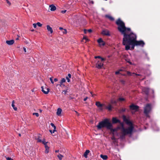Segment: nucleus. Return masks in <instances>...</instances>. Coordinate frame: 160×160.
<instances>
[{"label": "nucleus", "mask_w": 160, "mask_h": 160, "mask_svg": "<svg viewBox=\"0 0 160 160\" xmlns=\"http://www.w3.org/2000/svg\"><path fill=\"white\" fill-rule=\"evenodd\" d=\"M6 159L7 160H13L12 158L10 157H7Z\"/></svg>", "instance_id": "obj_37"}, {"label": "nucleus", "mask_w": 160, "mask_h": 160, "mask_svg": "<svg viewBox=\"0 0 160 160\" xmlns=\"http://www.w3.org/2000/svg\"><path fill=\"white\" fill-rule=\"evenodd\" d=\"M112 125L111 124V126L110 129H108L110 130L112 132H116V131H117V130H118V128L113 129V128H112Z\"/></svg>", "instance_id": "obj_18"}, {"label": "nucleus", "mask_w": 160, "mask_h": 160, "mask_svg": "<svg viewBox=\"0 0 160 160\" xmlns=\"http://www.w3.org/2000/svg\"><path fill=\"white\" fill-rule=\"evenodd\" d=\"M42 110H40V112H42Z\"/></svg>", "instance_id": "obj_63"}, {"label": "nucleus", "mask_w": 160, "mask_h": 160, "mask_svg": "<svg viewBox=\"0 0 160 160\" xmlns=\"http://www.w3.org/2000/svg\"><path fill=\"white\" fill-rule=\"evenodd\" d=\"M126 61L128 62L130 64H132V63L131 62H130V60L129 59H127L126 60Z\"/></svg>", "instance_id": "obj_34"}, {"label": "nucleus", "mask_w": 160, "mask_h": 160, "mask_svg": "<svg viewBox=\"0 0 160 160\" xmlns=\"http://www.w3.org/2000/svg\"><path fill=\"white\" fill-rule=\"evenodd\" d=\"M65 81H66V80H65V79L64 78H63L62 79V80H61V81H60V83H63V82H65Z\"/></svg>", "instance_id": "obj_28"}, {"label": "nucleus", "mask_w": 160, "mask_h": 160, "mask_svg": "<svg viewBox=\"0 0 160 160\" xmlns=\"http://www.w3.org/2000/svg\"><path fill=\"white\" fill-rule=\"evenodd\" d=\"M75 112L76 113V114L78 115V116L79 115V113H78V112L76 111H75Z\"/></svg>", "instance_id": "obj_52"}, {"label": "nucleus", "mask_w": 160, "mask_h": 160, "mask_svg": "<svg viewBox=\"0 0 160 160\" xmlns=\"http://www.w3.org/2000/svg\"><path fill=\"white\" fill-rule=\"evenodd\" d=\"M12 106L15 111H17V108L15 106L14 101V100H13L12 102Z\"/></svg>", "instance_id": "obj_21"}, {"label": "nucleus", "mask_w": 160, "mask_h": 160, "mask_svg": "<svg viewBox=\"0 0 160 160\" xmlns=\"http://www.w3.org/2000/svg\"><path fill=\"white\" fill-rule=\"evenodd\" d=\"M96 105L99 108L100 110H102L103 109V107L104 106V104L100 103V102H97L96 103Z\"/></svg>", "instance_id": "obj_7"}, {"label": "nucleus", "mask_w": 160, "mask_h": 160, "mask_svg": "<svg viewBox=\"0 0 160 160\" xmlns=\"http://www.w3.org/2000/svg\"><path fill=\"white\" fill-rule=\"evenodd\" d=\"M48 32H49L50 33L52 34L53 32V31L51 27L49 25H47L46 26Z\"/></svg>", "instance_id": "obj_12"}, {"label": "nucleus", "mask_w": 160, "mask_h": 160, "mask_svg": "<svg viewBox=\"0 0 160 160\" xmlns=\"http://www.w3.org/2000/svg\"><path fill=\"white\" fill-rule=\"evenodd\" d=\"M119 101H124V99L123 98H119Z\"/></svg>", "instance_id": "obj_38"}, {"label": "nucleus", "mask_w": 160, "mask_h": 160, "mask_svg": "<svg viewBox=\"0 0 160 160\" xmlns=\"http://www.w3.org/2000/svg\"><path fill=\"white\" fill-rule=\"evenodd\" d=\"M58 85V84H57V86Z\"/></svg>", "instance_id": "obj_64"}, {"label": "nucleus", "mask_w": 160, "mask_h": 160, "mask_svg": "<svg viewBox=\"0 0 160 160\" xmlns=\"http://www.w3.org/2000/svg\"><path fill=\"white\" fill-rule=\"evenodd\" d=\"M50 10L51 11H54L56 9V7L53 4L49 6Z\"/></svg>", "instance_id": "obj_14"}, {"label": "nucleus", "mask_w": 160, "mask_h": 160, "mask_svg": "<svg viewBox=\"0 0 160 160\" xmlns=\"http://www.w3.org/2000/svg\"><path fill=\"white\" fill-rule=\"evenodd\" d=\"M87 32H88L87 30H84V33H87Z\"/></svg>", "instance_id": "obj_54"}, {"label": "nucleus", "mask_w": 160, "mask_h": 160, "mask_svg": "<svg viewBox=\"0 0 160 160\" xmlns=\"http://www.w3.org/2000/svg\"><path fill=\"white\" fill-rule=\"evenodd\" d=\"M104 107L108 109L109 110H111L112 109V106L110 105H109L108 106H106L104 105Z\"/></svg>", "instance_id": "obj_26"}, {"label": "nucleus", "mask_w": 160, "mask_h": 160, "mask_svg": "<svg viewBox=\"0 0 160 160\" xmlns=\"http://www.w3.org/2000/svg\"><path fill=\"white\" fill-rule=\"evenodd\" d=\"M66 12V10H63V11H61V12L62 13H65Z\"/></svg>", "instance_id": "obj_45"}, {"label": "nucleus", "mask_w": 160, "mask_h": 160, "mask_svg": "<svg viewBox=\"0 0 160 160\" xmlns=\"http://www.w3.org/2000/svg\"><path fill=\"white\" fill-rule=\"evenodd\" d=\"M94 58H98L97 56H95V57H94Z\"/></svg>", "instance_id": "obj_60"}, {"label": "nucleus", "mask_w": 160, "mask_h": 160, "mask_svg": "<svg viewBox=\"0 0 160 160\" xmlns=\"http://www.w3.org/2000/svg\"><path fill=\"white\" fill-rule=\"evenodd\" d=\"M100 59H101V61L102 62H103V61L105 60V59L104 58H102L101 57L100 58Z\"/></svg>", "instance_id": "obj_47"}, {"label": "nucleus", "mask_w": 160, "mask_h": 160, "mask_svg": "<svg viewBox=\"0 0 160 160\" xmlns=\"http://www.w3.org/2000/svg\"><path fill=\"white\" fill-rule=\"evenodd\" d=\"M103 62L98 61L96 64V67L98 69H101L103 66Z\"/></svg>", "instance_id": "obj_5"}, {"label": "nucleus", "mask_w": 160, "mask_h": 160, "mask_svg": "<svg viewBox=\"0 0 160 160\" xmlns=\"http://www.w3.org/2000/svg\"><path fill=\"white\" fill-rule=\"evenodd\" d=\"M111 124L109 122V120L108 119H105L103 121L99 122L97 125V127L98 129L101 128L106 127L108 129H110Z\"/></svg>", "instance_id": "obj_3"}, {"label": "nucleus", "mask_w": 160, "mask_h": 160, "mask_svg": "<svg viewBox=\"0 0 160 160\" xmlns=\"http://www.w3.org/2000/svg\"><path fill=\"white\" fill-rule=\"evenodd\" d=\"M57 157L59 160H62V158L63 157V156L60 154H59L58 155Z\"/></svg>", "instance_id": "obj_25"}, {"label": "nucleus", "mask_w": 160, "mask_h": 160, "mask_svg": "<svg viewBox=\"0 0 160 160\" xmlns=\"http://www.w3.org/2000/svg\"><path fill=\"white\" fill-rule=\"evenodd\" d=\"M102 34L103 35L107 36H110V33L109 31L107 29L103 30L102 32Z\"/></svg>", "instance_id": "obj_8"}, {"label": "nucleus", "mask_w": 160, "mask_h": 160, "mask_svg": "<svg viewBox=\"0 0 160 160\" xmlns=\"http://www.w3.org/2000/svg\"><path fill=\"white\" fill-rule=\"evenodd\" d=\"M16 39L17 40H18V39H19V38H16Z\"/></svg>", "instance_id": "obj_61"}, {"label": "nucleus", "mask_w": 160, "mask_h": 160, "mask_svg": "<svg viewBox=\"0 0 160 160\" xmlns=\"http://www.w3.org/2000/svg\"><path fill=\"white\" fill-rule=\"evenodd\" d=\"M122 71V70L121 69H120L118 71H117L116 72L115 74H119L120 73V71Z\"/></svg>", "instance_id": "obj_39"}, {"label": "nucleus", "mask_w": 160, "mask_h": 160, "mask_svg": "<svg viewBox=\"0 0 160 160\" xmlns=\"http://www.w3.org/2000/svg\"><path fill=\"white\" fill-rule=\"evenodd\" d=\"M90 151L89 150H86L85 152L84 153L83 156L85 158H87L88 157V153H89Z\"/></svg>", "instance_id": "obj_16"}, {"label": "nucleus", "mask_w": 160, "mask_h": 160, "mask_svg": "<svg viewBox=\"0 0 160 160\" xmlns=\"http://www.w3.org/2000/svg\"><path fill=\"white\" fill-rule=\"evenodd\" d=\"M19 136H21V135L20 134H19Z\"/></svg>", "instance_id": "obj_62"}, {"label": "nucleus", "mask_w": 160, "mask_h": 160, "mask_svg": "<svg viewBox=\"0 0 160 160\" xmlns=\"http://www.w3.org/2000/svg\"><path fill=\"white\" fill-rule=\"evenodd\" d=\"M59 29L60 30H63V29H63V28H62V27H60V28H59Z\"/></svg>", "instance_id": "obj_49"}, {"label": "nucleus", "mask_w": 160, "mask_h": 160, "mask_svg": "<svg viewBox=\"0 0 160 160\" xmlns=\"http://www.w3.org/2000/svg\"><path fill=\"white\" fill-rule=\"evenodd\" d=\"M44 145H45V148H47L49 147L48 146V145H47V144H46Z\"/></svg>", "instance_id": "obj_46"}, {"label": "nucleus", "mask_w": 160, "mask_h": 160, "mask_svg": "<svg viewBox=\"0 0 160 160\" xmlns=\"http://www.w3.org/2000/svg\"><path fill=\"white\" fill-rule=\"evenodd\" d=\"M14 42V41L13 40H7L6 41V43L8 45H12Z\"/></svg>", "instance_id": "obj_13"}, {"label": "nucleus", "mask_w": 160, "mask_h": 160, "mask_svg": "<svg viewBox=\"0 0 160 160\" xmlns=\"http://www.w3.org/2000/svg\"><path fill=\"white\" fill-rule=\"evenodd\" d=\"M59 152V150H56L55 152Z\"/></svg>", "instance_id": "obj_58"}, {"label": "nucleus", "mask_w": 160, "mask_h": 160, "mask_svg": "<svg viewBox=\"0 0 160 160\" xmlns=\"http://www.w3.org/2000/svg\"><path fill=\"white\" fill-rule=\"evenodd\" d=\"M90 93L92 95V97H93L94 95H92V92H90Z\"/></svg>", "instance_id": "obj_55"}, {"label": "nucleus", "mask_w": 160, "mask_h": 160, "mask_svg": "<svg viewBox=\"0 0 160 160\" xmlns=\"http://www.w3.org/2000/svg\"><path fill=\"white\" fill-rule=\"evenodd\" d=\"M127 74L128 75H129V76H133V75H137V76H140V74H137L135 73H132L130 72L129 71H127Z\"/></svg>", "instance_id": "obj_19"}, {"label": "nucleus", "mask_w": 160, "mask_h": 160, "mask_svg": "<svg viewBox=\"0 0 160 160\" xmlns=\"http://www.w3.org/2000/svg\"><path fill=\"white\" fill-rule=\"evenodd\" d=\"M121 82L123 84H124L125 83V81L123 80H121Z\"/></svg>", "instance_id": "obj_43"}, {"label": "nucleus", "mask_w": 160, "mask_h": 160, "mask_svg": "<svg viewBox=\"0 0 160 160\" xmlns=\"http://www.w3.org/2000/svg\"><path fill=\"white\" fill-rule=\"evenodd\" d=\"M67 92V90H63L62 92V93L64 94H66Z\"/></svg>", "instance_id": "obj_35"}, {"label": "nucleus", "mask_w": 160, "mask_h": 160, "mask_svg": "<svg viewBox=\"0 0 160 160\" xmlns=\"http://www.w3.org/2000/svg\"><path fill=\"white\" fill-rule=\"evenodd\" d=\"M49 132L52 133H52H53V131H52V130H49Z\"/></svg>", "instance_id": "obj_53"}, {"label": "nucleus", "mask_w": 160, "mask_h": 160, "mask_svg": "<svg viewBox=\"0 0 160 160\" xmlns=\"http://www.w3.org/2000/svg\"><path fill=\"white\" fill-rule=\"evenodd\" d=\"M98 42L100 46H103L105 45V42L102 40V39L100 38L98 40Z\"/></svg>", "instance_id": "obj_10"}, {"label": "nucleus", "mask_w": 160, "mask_h": 160, "mask_svg": "<svg viewBox=\"0 0 160 160\" xmlns=\"http://www.w3.org/2000/svg\"><path fill=\"white\" fill-rule=\"evenodd\" d=\"M116 23L118 26V30L123 35L122 44L125 46L126 50L130 49V46H131V50L133 49L135 46H143L145 44L143 41H137L136 35L132 32H131L130 28H127L124 23L120 19H118L116 21Z\"/></svg>", "instance_id": "obj_1"}, {"label": "nucleus", "mask_w": 160, "mask_h": 160, "mask_svg": "<svg viewBox=\"0 0 160 160\" xmlns=\"http://www.w3.org/2000/svg\"><path fill=\"white\" fill-rule=\"evenodd\" d=\"M112 123H119L121 124V122L118 119H117L116 118H113L112 119Z\"/></svg>", "instance_id": "obj_11"}, {"label": "nucleus", "mask_w": 160, "mask_h": 160, "mask_svg": "<svg viewBox=\"0 0 160 160\" xmlns=\"http://www.w3.org/2000/svg\"><path fill=\"white\" fill-rule=\"evenodd\" d=\"M152 108L151 105L150 104H148L146 105L144 108V113L147 117H149L148 114L151 112Z\"/></svg>", "instance_id": "obj_4"}, {"label": "nucleus", "mask_w": 160, "mask_h": 160, "mask_svg": "<svg viewBox=\"0 0 160 160\" xmlns=\"http://www.w3.org/2000/svg\"><path fill=\"white\" fill-rule=\"evenodd\" d=\"M50 125L53 128L54 130H53V132L54 133L56 131V127L55 126L54 124L53 123H51L50 124Z\"/></svg>", "instance_id": "obj_24"}, {"label": "nucleus", "mask_w": 160, "mask_h": 160, "mask_svg": "<svg viewBox=\"0 0 160 160\" xmlns=\"http://www.w3.org/2000/svg\"><path fill=\"white\" fill-rule=\"evenodd\" d=\"M142 91L145 92V93L148 94L149 92V89L146 88H144L142 89Z\"/></svg>", "instance_id": "obj_15"}, {"label": "nucleus", "mask_w": 160, "mask_h": 160, "mask_svg": "<svg viewBox=\"0 0 160 160\" xmlns=\"http://www.w3.org/2000/svg\"><path fill=\"white\" fill-rule=\"evenodd\" d=\"M88 98V97H86V98H84V101H86L87 100V99Z\"/></svg>", "instance_id": "obj_48"}, {"label": "nucleus", "mask_w": 160, "mask_h": 160, "mask_svg": "<svg viewBox=\"0 0 160 160\" xmlns=\"http://www.w3.org/2000/svg\"><path fill=\"white\" fill-rule=\"evenodd\" d=\"M123 121L128 125V126L124 127L122 123L121 122V127L119 128L120 130L121 138L123 139L127 135H131L133 133L134 127L132 122L128 120L125 116H123Z\"/></svg>", "instance_id": "obj_2"}, {"label": "nucleus", "mask_w": 160, "mask_h": 160, "mask_svg": "<svg viewBox=\"0 0 160 160\" xmlns=\"http://www.w3.org/2000/svg\"><path fill=\"white\" fill-rule=\"evenodd\" d=\"M6 2L9 6L11 5V2L9 1H6Z\"/></svg>", "instance_id": "obj_31"}, {"label": "nucleus", "mask_w": 160, "mask_h": 160, "mask_svg": "<svg viewBox=\"0 0 160 160\" xmlns=\"http://www.w3.org/2000/svg\"><path fill=\"white\" fill-rule=\"evenodd\" d=\"M49 147H48L47 148H45V152L46 153H48L49 152Z\"/></svg>", "instance_id": "obj_27"}, {"label": "nucleus", "mask_w": 160, "mask_h": 160, "mask_svg": "<svg viewBox=\"0 0 160 160\" xmlns=\"http://www.w3.org/2000/svg\"><path fill=\"white\" fill-rule=\"evenodd\" d=\"M41 142L44 145L47 144L48 143V142H46L44 140H42Z\"/></svg>", "instance_id": "obj_33"}, {"label": "nucleus", "mask_w": 160, "mask_h": 160, "mask_svg": "<svg viewBox=\"0 0 160 160\" xmlns=\"http://www.w3.org/2000/svg\"><path fill=\"white\" fill-rule=\"evenodd\" d=\"M62 110L61 109L58 108L57 109V114L58 116H60L61 114Z\"/></svg>", "instance_id": "obj_20"}, {"label": "nucleus", "mask_w": 160, "mask_h": 160, "mask_svg": "<svg viewBox=\"0 0 160 160\" xmlns=\"http://www.w3.org/2000/svg\"><path fill=\"white\" fill-rule=\"evenodd\" d=\"M62 83H60V84H59V85H60V86H61H61L62 85Z\"/></svg>", "instance_id": "obj_57"}, {"label": "nucleus", "mask_w": 160, "mask_h": 160, "mask_svg": "<svg viewBox=\"0 0 160 160\" xmlns=\"http://www.w3.org/2000/svg\"><path fill=\"white\" fill-rule=\"evenodd\" d=\"M23 50H24V51L25 52H26V49L24 47L23 48Z\"/></svg>", "instance_id": "obj_50"}, {"label": "nucleus", "mask_w": 160, "mask_h": 160, "mask_svg": "<svg viewBox=\"0 0 160 160\" xmlns=\"http://www.w3.org/2000/svg\"><path fill=\"white\" fill-rule=\"evenodd\" d=\"M63 34H66L67 31L66 29H64L63 30H62Z\"/></svg>", "instance_id": "obj_32"}, {"label": "nucleus", "mask_w": 160, "mask_h": 160, "mask_svg": "<svg viewBox=\"0 0 160 160\" xmlns=\"http://www.w3.org/2000/svg\"><path fill=\"white\" fill-rule=\"evenodd\" d=\"M130 109L132 110H135V111H137L139 107L133 104L132 105L130 106Z\"/></svg>", "instance_id": "obj_9"}, {"label": "nucleus", "mask_w": 160, "mask_h": 160, "mask_svg": "<svg viewBox=\"0 0 160 160\" xmlns=\"http://www.w3.org/2000/svg\"><path fill=\"white\" fill-rule=\"evenodd\" d=\"M50 80L51 83H52L53 84L54 83V82H53V80H52V78H50Z\"/></svg>", "instance_id": "obj_41"}, {"label": "nucleus", "mask_w": 160, "mask_h": 160, "mask_svg": "<svg viewBox=\"0 0 160 160\" xmlns=\"http://www.w3.org/2000/svg\"><path fill=\"white\" fill-rule=\"evenodd\" d=\"M83 39H85L86 40V41H88V39L87 37L86 36H84L83 38Z\"/></svg>", "instance_id": "obj_36"}, {"label": "nucleus", "mask_w": 160, "mask_h": 160, "mask_svg": "<svg viewBox=\"0 0 160 160\" xmlns=\"http://www.w3.org/2000/svg\"><path fill=\"white\" fill-rule=\"evenodd\" d=\"M88 32L89 33H91L92 32V30L91 29H89L87 30Z\"/></svg>", "instance_id": "obj_44"}, {"label": "nucleus", "mask_w": 160, "mask_h": 160, "mask_svg": "<svg viewBox=\"0 0 160 160\" xmlns=\"http://www.w3.org/2000/svg\"><path fill=\"white\" fill-rule=\"evenodd\" d=\"M91 2L92 4H93V1H91Z\"/></svg>", "instance_id": "obj_59"}, {"label": "nucleus", "mask_w": 160, "mask_h": 160, "mask_svg": "<svg viewBox=\"0 0 160 160\" xmlns=\"http://www.w3.org/2000/svg\"><path fill=\"white\" fill-rule=\"evenodd\" d=\"M98 58H101V57L99 56H97Z\"/></svg>", "instance_id": "obj_56"}, {"label": "nucleus", "mask_w": 160, "mask_h": 160, "mask_svg": "<svg viewBox=\"0 0 160 160\" xmlns=\"http://www.w3.org/2000/svg\"><path fill=\"white\" fill-rule=\"evenodd\" d=\"M41 88L42 91L45 94H47L49 91V89L47 88L46 87L42 86Z\"/></svg>", "instance_id": "obj_6"}, {"label": "nucleus", "mask_w": 160, "mask_h": 160, "mask_svg": "<svg viewBox=\"0 0 160 160\" xmlns=\"http://www.w3.org/2000/svg\"><path fill=\"white\" fill-rule=\"evenodd\" d=\"M105 16L106 18H108L111 21H113L114 20L112 17L109 15H106Z\"/></svg>", "instance_id": "obj_17"}, {"label": "nucleus", "mask_w": 160, "mask_h": 160, "mask_svg": "<svg viewBox=\"0 0 160 160\" xmlns=\"http://www.w3.org/2000/svg\"><path fill=\"white\" fill-rule=\"evenodd\" d=\"M37 24L39 27H41L42 26V24L39 22H38L37 23Z\"/></svg>", "instance_id": "obj_29"}, {"label": "nucleus", "mask_w": 160, "mask_h": 160, "mask_svg": "<svg viewBox=\"0 0 160 160\" xmlns=\"http://www.w3.org/2000/svg\"><path fill=\"white\" fill-rule=\"evenodd\" d=\"M71 78V75L69 73L68 74V76L66 77V78L67 80V81L68 82H69L70 81V78Z\"/></svg>", "instance_id": "obj_23"}, {"label": "nucleus", "mask_w": 160, "mask_h": 160, "mask_svg": "<svg viewBox=\"0 0 160 160\" xmlns=\"http://www.w3.org/2000/svg\"><path fill=\"white\" fill-rule=\"evenodd\" d=\"M100 157L103 159L105 160H107L108 158V157L106 155H103L102 154H101L100 155Z\"/></svg>", "instance_id": "obj_22"}, {"label": "nucleus", "mask_w": 160, "mask_h": 160, "mask_svg": "<svg viewBox=\"0 0 160 160\" xmlns=\"http://www.w3.org/2000/svg\"><path fill=\"white\" fill-rule=\"evenodd\" d=\"M33 115H35L36 117H38L39 116V114L38 113H33Z\"/></svg>", "instance_id": "obj_30"}, {"label": "nucleus", "mask_w": 160, "mask_h": 160, "mask_svg": "<svg viewBox=\"0 0 160 160\" xmlns=\"http://www.w3.org/2000/svg\"><path fill=\"white\" fill-rule=\"evenodd\" d=\"M38 142H42V140L40 139L39 138H38L37 139Z\"/></svg>", "instance_id": "obj_42"}, {"label": "nucleus", "mask_w": 160, "mask_h": 160, "mask_svg": "<svg viewBox=\"0 0 160 160\" xmlns=\"http://www.w3.org/2000/svg\"><path fill=\"white\" fill-rule=\"evenodd\" d=\"M37 23H33V26L34 28H36L37 27Z\"/></svg>", "instance_id": "obj_40"}, {"label": "nucleus", "mask_w": 160, "mask_h": 160, "mask_svg": "<svg viewBox=\"0 0 160 160\" xmlns=\"http://www.w3.org/2000/svg\"><path fill=\"white\" fill-rule=\"evenodd\" d=\"M58 81V80L57 78H55L54 79V81L55 82H57Z\"/></svg>", "instance_id": "obj_51"}]
</instances>
